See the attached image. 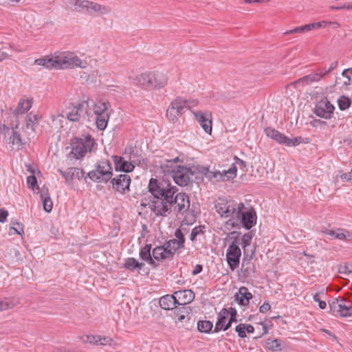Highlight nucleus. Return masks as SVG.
<instances>
[{
    "mask_svg": "<svg viewBox=\"0 0 352 352\" xmlns=\"http://www.w3.org/2000/svg\"><path fill=\"white\" fill-rule=\"evenodd\" d=\"M148 187L154 199L149 208L156 216L168 217L172 211L176 214H184L189 210L188 195L182 192L175 195L178 189L168 181L151 178Z\"/></svg>",
    "mask_w": 352,
    "mask_h": 352,
    "instance_id": "nucleus-1",
    "label": "nucleus"
},
{
    "mask_svg": "<svg viewBox=\"0 0 352 352\" xmlns=\"http://www.w3.org/2000/svg\"><path fill=\"white\" fill-rule=\"evenodd\" d=\"M256 213L252 207L246 208L243 203H239L236 214L226 222L225 228L230 230L243 227L248 230L256 225Z\"/></svg>",
    "mask_w": 352,
    "mask_h": 352,
    "instance_id": "nucleus-2",
    "label": "nucleus"
},
{
    "mask_svg": "<svg viewBox=\"0 0 352 352\" xmlns=\"http://www.w3.org/2000/svg\"><path fill=\"white\" fill-rule=\"evenodd\" d=\"M164 161V163L161 164V167L164 171L171 172L172 177L177 185L186 186L192 182V172L190 167L175 164L178 162H182L179 157L170 160L166 159Z\"/></svg>",
    "mask_w": 352,
    "mask_h": 352,
    "instance_id": "nucleus-3",
    "label": "nucleus"
},
{
    "mask_svg": "<svg viewBox=\"0 0 352 352\" xmlns=\"http://www.w3.org/2000/svg\"><path fill=\"white\" fill-rule=\"evenodd\" d=\"M89 178L94 182L107 183L113 176V168L108 160H99L95 169L87 173Z\"/></svg>",
    "mask_w": 352,
    "mask_h": 352,
    "instance_id": "nucleus-4",
    "label": "nucleus"
},
{
    "mask_svg": "<svg viewBox=\"0 0 352 352\" xmlns=\"http://www.w3.org/2000/svg\"><path fill=\"white\" fill-rule=\"evenodd\" d=\"M95 144V140L91 135H87L83 138H73L71 140L72 151L69 155L76 160L81 159L87 153L91 152V149Z\"/></svg>",
    "mask_w": 352,
    "mask_h": 352,
    "instance_id": "nucleus-5",
    "label": "nucleus"
},
{
    "mask_svg": "<svg viewBox=\"0 0 352 352\" xmlns=\"http://www.w3.org/2000/svg\"><path fill=\"white\" fill-rule=\"evenodd\" d=\"M344 298L338 297L329 301V312L336 317L347 318L352 316V307L345 304Z\"/></svg>",
    "mask_w": 352,
    "mask_h": 352,
    "instance_id": "nucleus-6",
    "label": "nucleus"
},
{
    "mask_svg": "<svg viewBox=\"0 0 352 352\" xmlns=\"http://www.w3.org/2000/svg\"><path fill=\"white\" fill-rule=\"evenodd\" d=\"M265 132L267 137L272 138L278 144H283L287 146H298L302 142L303 140L300 136L289 138L283 133H281L278 131L271 127L265 129Z\"/></svg>",
    "mask_w": 352,
    "mask_h": 352,
    "instance_id": "nucleus-7",
    "label": "nucleus"
},
{
    "mask_svg": "<svg viewBox=\"0 0 352 352\" xmlns=\"http://www.w3.org/2000/svg\"><path fill=\"white\" fill-rule=\"evenodd\" d=\"M59 61L60 69H73L75 67H80L85 69L87 67L86 60L80 59L77 56H74L69 52L59 53Z\"/></svg>",
    "mask_w": 352,
    "mask_h": 352,
    "instance_id": "nucleus-8",
    "label": "nucleus"
},
{
    "mask_svg": "<svg viewBox=\"0 0 352 352\" xmlns=\"http://www.w3.org/2000/svg\"><path fill=\"white\" fill-rule=\"evenodd\" d=\"M216 212L221 217L232 219L236 214L239 204L232 201L219 199L215 204Z\"/></svg>",
    "mask_w": 352,
    "mask_h": 352,
    "instance_id": "nucleus-9",
    "label": "nucleus"
},
{
    "mask_svg": "<svg viewBox=\"0 0 352 352\" xmlns=\"http://www.w3.org/2000/svg\"><path fill=\"white\" fill-rule=\"evenodd\" d=\"M187 100L179 96L174 99L166 111V116L168 119L175 122L179 116H181L184 109H186Z\"/></svg>",
    "mask_w": 352,
    "mask_h": 352,
    "instance_id": "nucleus-10",
    "label": "nucleus"
},
{
    "mask_svg": "<svg viewBox=\"0 0 352 352\" xmlns=\"http://www.w3.org/2000/svg\"><path fill=\"white\" fill-rule=\"evenodd\" d=\"M110 180L112 188L120 194L124 195L130 191L131 178L129 175L120 174Z\"/></svg>",
    "mask_w": 352,
    "mask_h": 352,
    "instance_id": "nucleus-11",
    "label": "nucleus"
},
{
    "mask_svg": "<svg viewBox=\"0 0 352 352\" xmlns=\"http://www.w3.org/2000/svg\"><path fill=\"white\" fill-rule=\"evenodd\" d=\"M324 76L321 69H318L315 72L306 75L298 80L291 82L288 86L293 87L295 89L303 87L306 85H311L313 82H319Z\"/></svg>",
    "mask_w": 352,
    "mask_h": 352,
    "instance_id": "nucleus-12",
    "label": "nucleus"
},
{
    "mask_svg": "<svg viewBox=\"0 0 352 352\" xmlns=\"http://www.w3.org/2000/svg\"><path fill=\"white\" fill-rule=\"evenodd\" d=\"M334 107L328 100L324 98L319 100L315 106L314 113L318 116L324 119H330L332 117Z\"/></svg>",
    "mask_w": 352,
    "mask_h": 352,
    "instance_id": "nucleus-13",
    "label": "nucleus"
},
{
    "mask_svg": "<svg viewBox=\"0 0 352 352\" xmlns=\"http://www.w3.org/2000/svg\"><path fill=\"white\" fill-rule=\"evenodd\" d=\"M241 250L239 246L229 245L226 251V261L230 269L234 271L239 266Z\"/></svg>",
    "mask_w": 352,
    "mask_h": 352,
    "instance_id": "nucleus-14",
    "label": "nucleus"
},
{
    "mask_svg": "<svg viewBox=\"0 0 352 352\" xmlns=\"http://www.w3.org/2000/svg\"><path fill=\"white\" fill-rule=\"evenodd\" d=\"M192 113L206 133L210 134L212 132V114L209 111H192Z\"/></svg>",
    "mask_w": 352,
    "mask_h": 352,
    "instance_id": "nucleus-15",
    "label": "nucleus"
},
{
    "mask_svg": "<svg viewBox=\"0 0 352 352\" xmlns=\"http://www.w3.org/2000/svg\"><path fill=\"white\" fill-rule=\"evenodd\" d=\"M111 158L115 165V170L116 171H122L127 173L132 172L135 168V165L133 162H128L124 157L118 155H112Z\"/></svg>",
    "mask_w": 352,
    "mask_h": 352,
    "instance_id": "nucleus-16",
    "label": "nucleus"
},
{
    "mask_svg": "<svg viewBox=\"0 0 352 352\" xmlns=\"http://www.w3.org/2000/svg\"><path fill=\"white\" fill-rule=\"evenodd\" d=\"M173 294L177 305H182V307H186L195 299V293L190 289L179 290Z\"/></svg>",
    "mask_w": 352,
    "mask_h": 352,
    "instance_id": "nucleus-17",
    "label": "nucleus"
},
{
    "mask_svg": "<svg viewBox=\"0 0 352 352\" xmlns=\"http://www.w3.org/2000/svg\"><path fill=\"white\" fill-rule=\"evenodd\" d=\"M59 54H56L54 56H45L36 59L34 63L37 65L43 66L47 69H60L59 61Z\"/></svg>",
    "mask_w": 352,
    "mask_h": 352,
    "instance_id": "nucleus-18",
    "label": "nucleus"
},
{
    "mask_svg": "<svg viewBox=\"0 0 352 352\" xmlns=\"http://www.w3.org/2000/svg\"><path fill=\"white\" fill-rule=\"evenodd\" d=\"M152 256L154 261H162L164 260H172L173 258V252L166 249L164 245L157 246L152 250Z\"/></svg>",
    "mask_w": 352,
    "mask_h": 352,
    "instance_id": "nucleus-19",
    "label": "nucleus"
},
{
    "mask_svg": "<svg viewBox=\"0 0 352 352\" xmlns=\"http://www.w3.org/2000/svg\"><path fill=\"white\" fill-rule=\"evenodd\" d=\"M111 12L109 6L89 1L87 12L89 14L104 15Z\"/></svg>",
    "mask_w": 352,
    "mask_h": 352,
    "instance_id": "nucleus-20",
    "label": "nucleus"
},
{
    "mask_svg": "<svg viewBox=\"0 0 352 352\" xmlns=\"http://www.w3.org/2000/svg\"><path fill=\"white\" fill-rule=\"evenodd\" d=\"M237 167L232 165L228 170L223 172L215 171L213 182L228 181L234 179L236 176Z\"/></svg>",
    "mask_w": 352,
    "mask_h": 352,
    "instance_id": "nucleus-21",
    "label": "nucleus"
},
{
    "mask_svg": "<svg viewBox=\"0 0 352 352\" xmlns=\"http://www.w3.org/2000/svg\"><path fill=\"white\" fill-rule=\"evenodd\" d=\"M59 172L67 182L72 181L75 178L80 180L85 175V171L82 169L76 167L69 168L65 171L59 170Z\"/></svg>",
    "mask_w": 352,
    "mask_h": 352,
    "instance_id": "nucleus-22",
    "label": "nucleus"
},
{
    "mask_svg": "<svg viewBox=\"0 0 352 352\" xmlns=\"http://www.w3.org/2000/svg\"><path fill=\"white\" fill-rule=\"evenodd\" d=\"M151 89H161L164 87L168 82L166 75L162 72L151 73Z\"/></svg>",
    "mask_w": 352,
    "mask_h": 352,
    "instance_id": "nucleus-23",
    "label": "nucleus"
},
{
    "mask_svg": "<svg viewBox=\"0 0 352 352\" xmlns=\"http://www.w3.org/2000/svg\"><path fill=\"white\" fill-rule=\"evenodd\" d=\"M151 244H146L144 247L140 249V258L146 262L148 265H151L153 268H155L158 266V264L155 263L154 261L152 254L151 252Z\"/></svg>",
    "mask_w": 352,
    "mask_h": 352,
    "instance_id": "nucleus-24",
    "label": "nucleus"
},
{
    "mask_svg": "<svg viewBox=\"0 0 352 352\" xmlns=\"http://www.w3.org/2000/svg\"><path fill=\"white\" fill-rule=\"evenodd\" d=\"M236 301L242 306H246L249 304L250 300L252 298V294L248 292L245 287H241L239 292L234 295Z\"/></svg>",
    "mask_w": 352,
    "mask_h": 352,
    "instance_id": "nucleus-25",
    "label": "nucleus"
},
{
    "mask_svg": "<svg viewBox=\"0 0 352 352\" xmlns=\"http://www.w3.org/2000/svg\"><path fill=\"white\" fill-rule=\"evenodd\" d=\"M320 27H322L321 23H312L305 25L296 27L290 30H287V32H285V34H302L311 31L312 30L318 29Z\"/></svg>",
    "mask_w": 352,
    "mask_h": 352,
    "instance_id": "nucleus-26",
    "label": "nucleus"
},
{
    "mask_svg": "<svg viewBox=\"0 0 352 352\" xmlns=\"http://www.w3.org/2000/svg\"><path fill=\"white\" fill-rule=\"evenodd\" d=\"M159 303L160 307L165 310H173L176 307L177 305L174 294L165 295L161 297Z\"/></svg>",
    "mask_w": 352,
    "mask_h": 352,
    "instance_id": "nucleus-27",
    "label": "nucleus"
},
{
    "mask_svg": "<svg viewBox=\"0 0 352 352\" xmlns=\"http://www.w3.org/2000/svg\"><path fill=\"white\" fill-rule=\"evenodd\" d=\"M19 128V123L15 125H11L12 134L8 138H6L8 144L20 146L22 144V140L20 133L16 131Z\"/></svg>",
    "mask_w": 352,
    "mask_h": 352,
    "instance_id": "nucleus-28",
    "label": "nucleus"
},
{
    "mask_svg": "<svg viewBox=\"0 0 352 352\" xmlns=\"http://www.w3.org/2000/svg\"><path fill=\"white\" fill-rule=\"evenodd\" d=\"M32 107V100H20L18 106L13 111V115L17 119V117L19 114H23L28 112L30 108Z\"/></svg>",
    "mask_w": 352,
    "mask_h": 352,
    "instance_id": "nucleus-29",
    "label": "nucleus"
},
{
    "mask_svg": "<svg viewBox=\"0 0 352 352\" xmlns=\"http://www.w3.org/2000/svg\"><path fill=\"white\" fill-rule=\"evenodd\" d=\"M229 316V311L228 309L223 308L221 309V311L219 313L217 316V321L215 324L214 329L213 332H219L221 331L224 326Z\"/></svg>",
    "mask_w": 352,
    "mask_h": 352,
    "instance_id": "nucleus-30",
    "label": "nucleus"
},
{
    "mask_svg": "<svg viewBox=\"0 0 352 352\" xmlns=\"http://www.w3.org/2000/svg\"><path fill=\"white\" fill-rule=\"evenodd\" d=\"M110 103L108 101L98 100L94 103L91 109H92L95 116L109 112Z\"/></svg>",
    "mask_w": 352,
    "mask_h": 352,
    "instance_id": "nucleus-31",
    "label": "nucleus"
},
{
    "mask_svg": "<svg viewBox=\"0 0 352 352\" xmlns=\"http://www.w3.org/2000/svg\"><path fill=\"white\" fill-rule=\"evenodd\" d=\"M110 113L109 112L96 116V124L99 130H104L107 127Z\"/></svg>",
    "mask_w": 352,
    "mask_h": 352,
    "instance_id": "nucleus-32",
    "label": "nucleus"
},
{
    "mask_svg": "<svg viewBox=\"0 0 352 352\" xmlns=\"http://www.w3.org/2000/svg\"><path fill=\"white\" fill-rule=\"evenodd\" d=\"M82 107L83 104L80 103L74 106L67 115V119L72 122L78 121L80 118V111H82Z\"/></svg>",
    "mask_w": 352,
    "mask_h": 352,
    "instance_id": "nucleus-33",
    "label": "nucleus"
},
{
    "mask_svg": "<svg viewBox=\"0 0 352 352\" xmlns=\"http://www.w3.org/2000/svg\"><path fill=\"white\" fill-rule=\"evenodd\" d=\"M144 263H140L133 257L126 259L125 263H124V267L130 271H134L136 269L141 270L144 267Z\"/></svg>",
    "mask_w": 352,
    "mask_h": 352,
    "instance_id": "nucleus-34",
    "label": "nucleus"
},
{
    "mask_svg": "<svg viewBox=\"0 0 352 352\" xmlns=\"http://www.w3.org/2000/svg\"><path fill=\"white\" fill-rule=\"evenodd\" d=\"M266 346L272 351H278L284 347V342L279 339L268 338L266 341Z\"/></svg>",
    "mask_w": 352,
    "mask_h": 352,
    "instance_id": "nucleus-35",
    "label": "nucleus"
},
{
    "mask_svg": "<svg viewBox=\"0 0 352 352\" xmlns=\"http://www.w3.org/2000/svg\"><path fill=\"white\" fill-rule=\"evenodd\" d=\"M137 80L140 85L146 88V89H151V73H144L141 74L137 76Z\"/></svg>",
    "mask_w": 352,
    "mask_h": 352,
    "instance_id": "nucleus-36",
    "label": "nucleus"
},
{
    "mask_svg": "<svg viewBox=\"0 0 352 352\" xmlns=\"http://www.w3.org/2000/svg\"><path fill=\"white\" fill-rule=\"evenodd\" d=\"M19 302L14 298H5L0 300V311L12 309Z\"/></svg>",
    "mask_w": 352,
    "mask_h": 352,
    "instance_id": "nucleus-37",
    "label": "nucleus"
},
{
    "mask_svg": "<svg viewBox=\"0 0 352 352\" xmlns=\"http://www.w3.org/2000/svg\"><path fill=\"white\" fill-rule=\"evenodd\" d=\"M48 190L46 189V192ZM41 199L43 200V210L47 212H50L53 208V203L52 199L50 198L48 192H45L43 190L41 195Z\"/></svg>",
    "mask_w": 352,
    "mask_h": 352,
    "instance_id": "nucleus-38",
    "label": "nucleus"
},
{
    "mask_svg": "<svg viewBox=\"0 0 352 352\" xmlns=\"http://www.w3.org/2000/svg\"><path fill=\"white\" fill-rule=\"evenodd\" d=\"M241 233L236 231H232L230 232L227 237L226 238V241H228V242H230L229 245H233L235 246H239L241 237H240Z\"/></svg>",
    "mask_w": 352,
    "mask_h": 352,
    "instance_id": "nucleus-39",
    "label": "nucleus"
},
{
    "mask_svg": "<svg viewBox=\"0 0 352 352\" xmlns=\"http://www.w3.org/2000/svg\"><path fill=\"white\" fill-rule=\"evenodd\" d=\"M212 327L213 324L209 320H199L197 322V329L201 333H209Z\"/></svg>",
    "mask_w": 352,
    "mask_h": 352,
    "instance_id": "nucleus-40",
    "label": "nucleus"
},
{
    "mask_svg": "<svg viewBox=\"0 0 352 352\" xmlns=\"http://www.w3.org/2000/svg\"><path fill=\"white\" fill-rule=\"evenodd\" d=\"M242 267L243 274L245 277L251 276V274L255 272V267L250 260L245 263V260L244 259L242 263Z\"/></svg>",
    "mask_w": 352,
    "mask_h": 352,
    "instance_id": "nucleus-41",
    "label": "nucleus"
},
{
    "mask_svg": "<svg viewBox=\"0 0 352 352\" xmlns=\"http://www.w3.org/2000/svg\"><path fill=\"white\" fill-rule=\"evenodd\" d=\"M338 104L339 109L342 111H344L351 106V100L349 98L344 96H342L338 100Z\"/></svg>",
    "mask_w": 352,
    "mask_h": 352,
    "instance_id": "nucleus-42",
    "label": "nucleus"
},
{
    "mask_svg": "<svg viewBox=\"0 0 352 352\" xmlns=\"http://www.w3.org/2000/svg\"><path fill=\"white\" fill-rule=\"evenodd\" d=\"M205 229H206L205 226H198L195 227L191 231V233L190 235V239L192 241H196L197 236L198 235L204 234L205 233V232H206Z\"/></svg>",
    "mask_w": 352,
    "mask_h": 352,
    "instance_id": "nucleus-43",
    "label": "nucleus"
},
{
    "mask_svg": "<svg viewBox=\"0 0 352 352\" xmlns=\"http://www.w3.org/2000/svg\"><path fill=\"white\" fill-rule=\"evenodd\" d=\"M174 241H176L175 239H170L164 243L166 248L169 249L173 252V257L177 250L184 248V245H179V244L173 243V242Z\"/></svg>",
    "mask_w": 352,
    "mask_h": 352,
    "instance_id": "nucleus-44",
    "label": "nucleus"
},
{
    "mask_svg": "<svg viewBox=\"0 0 352 352\" xmlns=\"http://www.w3.org/2000/svg\"><path fill=\"white\" fill-rule=\"evenodd\" d=\"M174 311V314L177 316V320L178 322H182L186 317V314L188 312L187 307H182L181 308L177 309L175 307L174 309H173Z\"/></svg>",
    "mask_w": 352,
    "mask_h": 352,
    "instance_id": "nucleus-45",
    "label": "nucleus"
},
{
    "mask_svg": "<svg viewBox=\"0 0 352 352\" xmlns=\"http://www.w3.org/2000/svg\"><path fill=\"white\" fill-rule=\"evenodd\" d=\"M75 10L81 12L85 10L87 12L89 1L87 0H74Z\"/></svg>",
    "mask_w": 352,
    "mask_h": 352,
    "instance_id": "nucleus-46",
    "label": "nucleus"
},
{
    "mask_svg": "<svg viewBox=\"0 0 352 352\" xmlns=\"http://www.w3.org/2000/svg\"><path fill=\"white\" fill-rule=\"evenodd\" d=\"M175 236L176 237V239H175L177 241H174L173 243L175 244H179V245H184L185 237L179 228L176 229L175 232Z\"/></svg>",
    "mask_w": 352,
    "mask_h": 352,
    "instance_id": "nucleus-47",
    "label": "nucleus"
},
{
    "mask_svg": "<svg viewBox=\"0 0 352 352\" xmlns=\"http://www.w3.org/2000/svg\"><path fill=\"white\" fill-rule=\"evenodd\" d=\"M326 234L333 239H344L346 237L345 234L342 232V230L340 229H338V230L336 231L328 230L326 232Z\"/></svg>",
    "mask_w": 352,
    "mask_h": 352,
    "instance_id": "nucleus-48",
    "label": "nucleus"
},
{
    "mask_svg": "<svg viewBox=\"0 0 352 352\" xmlns=\"http://www.w3.org/2000/svg\"><path fill=\"white\" fill-rule=\"evenodd\" d=\"M27 183L28 187L32 190H34L36 188L38 189L37 179L34 175H30L27 177Z\"/></svg>",
    "mask_w": 352,
    "mask_h": 352,
    "instance_id": "nucleus-49",
    "label": "nucleus"
},
{
    "mask_svg": "<svg viewBox=\"0 0 352 352\" xmlns=\"http://www.w3.org/2000/svg\"><path fill=\"white\" fill-rule=\"evenodd\" d=\"M252 239V234L251 232H247L244 234L241 239L243 248L245 249L247 246L250 245L251 240Z\"/></svg>",
    "mask_w": 352,
    "mask_h": 352,
    "instance_id": "nucleus-50",
    "label": "nucleus"
},
{
    "mask_svg": "<svg viewBox=\"0 0 352 352\" xmlns=\"http://www.w3.org/2000/svg\"><path fill=\"white\" fill-rule=\"evenodd\" d=\"M130 160H131V162H133L134 165H140L145 163L144 159L137 153H131Z\"/></svg>",
    "mask_w": 352,
    "mask_h": 352,
    "instance_id": "nucleus-51",
    "label": "nucleus"
},
{
    "mask_svg": "<svg viewBox=\"0 0 352 352\" xmlns=\"http://www.w3.org/2000/svg\"><path fill=\"white\" fill-rule=\"evenodd\" d=\"M190 168L192 172V176H193L196 173H201L204 175V174L206 173V172L208 170V169L209 168L207 166H203L198 165L196 166H192Z\"/></svg>",
    "mask_w": 352,
    "mask_h": 352,
    "instance_id": "nucleus-52",
    "label": "nucleus"
},
{
    "mask_svg": "<svg viewBox=\"0 0 352 352\" xmlns=\"http://www.w3.org/2000/svg\"><path fill=\"white\" fill-rule=\"evenodd\" d=\"M338 272L340 274L349 275L352 274V269L350 268L349 263H345L343 265H340L338 268Z\"/></svg>",
    "mask_w": 352,
    "mask_h": 352,
    "instance_id": "nucleus-53",
    "label": "nucleus"
},
{
    "mask_svg": "<svg viewBox=\"0 0 352 352\" xmlns=\"http://www.w3.org/2000/svg\"><path fill=\"white\" fill-rule=\"evenodd\" d=\"M235 331L238 333V336L240 338H244L246 337L245 324H239L237 325L235 328Z\"/></svg>",
    "mask_w": 352,
    "mask_h": 352,
    "instance_id": "nucleus-54",
    "label": "nucleus"
},
{
    "mask_svg": "<svg viewBox=\"0 0 352 352\" xmlns=\"http://www.w3.org/2000/svg\"><path fill=\"white\" fill-rule=\"evenodd\" d=\"M313 299L315 302H318L320 309H324L326 308L327 303L324 301L320 300V294L319 293H316L313 296Z\"/></svg>",
    "mask_w": 352,
    "mask_h": 352,
    "instance_id": "nucleus-55",
    "label": "nucleus"
},
{
    "mask_svg": "<svg viewBox=\"0 0 352 352\" xmlns=\"http://www.w3.org/2000/svg\"><path fill=\"white\" fill-rule=\"evenodd\" d=\"M98 336L89 335V336H85V338L83 339V342H88L90 344H98Z\"/></svg>",
    "mask_w": 352,
    "mask_h": 352,
    "instance_id": "nucleus-56",
    "label": "nucleus"
},
{
    "mask_svg": "<svg viewBox=\"0 0 352 352\" xmlns=\"http://www.w3.org/2000/svg\"><path fill=\"white\" fill-rule=\"evenodd\" d=\"M98 344L100 345H110L112 341L111 338L109 337L101 336H98Z\"/></svg>",
    "mask_w": 352,
    "mask_h": 352,
    "instance_id": "nucleus-57",
    "label": "nucleus"
},
{
    "mask_svg": "<svg viewBox=\"0 0 352 352\" xmlns=\"http://www.w3.org/2000/svg\"><path fill=\"white\" fill-rule=\"evenodd\" d=\"M228 311H229V316H230L229 319H230V322H237V319H236L237 311H236V309L233 308V307H230V309H228Z\"/></svg>",
    "mask_w": 352,
    "mask_h": 352,
    "instance_id": "nucleus-58",
    "label": "nucleus"
},
{
    "mask_svg": "<svg viewBox=\"0 0 352 352\" xmlns=\"http://www.w3.org/2000/svg\"><path fill=\"white\" fill-rule=\"evenodd\" d=\"M10 129L9 126L6 124H0V134L4 135L5 139L7 138L8 135H10Z\"/></svg>",
    "mask_w": 352,
    "mask_h": 352,
    "instance_id": "nucleus-59",
    "label": "nucleus"
},
{
    "mask_svg": "<svg viewBox=\"0 0 352 352\" xmlns=\"http://www.w3.org/2000/svg\"><path fill=\"white\" fill-rule=\"evenodd\" d=\"M338 65V61L336 60V61H334L333 62L330 67H329V69L327 70V69H321L322 70V73H324V75L325 76L326 74L331 72L332 71H333L335 69L337 68Z\"/></svg>",
    "mask_w": 352,
    "mask_h": 352,
    "instance_id": "nucleus-60",
    "label": "nucleus"
},
{
    "mask_svg": "<svg viewBox=\"0 0 352 352\" xmlns=\"http://www.w3.org/2000/svg\"><path fill=\"white\" fill-rule=\"evenodd\" d=\"M271 308V306L268 302H265L259 308V311L261 313H265L269 311Z\"/></svg>",
    "mask_w": 352,
    "mask_h": 352,
    "instance_id": "nucleus-61",
    "label": "nucleus"
},
{
    "mask_svg": "<svg viewBox=\"0 0 352 352\" xmlns=\"http://www.w3.org/2000/svg\"><path fill=\"white\" fill-rule=\"evenodd\" d=\"M214 175H215V171H210L209 170V168L208 169V170L204 174V177L206 179H208V180H210V181H211L212 182H213V180H214Z\"/></svg>",
    "mask_w": 352,
    "mask_h": 352,
    "instance_id": "nucleus-62",
    "label": "nucleus"
},
{
    "mask_svg": "<svg viewBox=\"0 0 352 352\" xmlns=\"http://www.w3.org/2000/svg\"><path fill=\"white\" fill-rule=\"evenodd\" d=\"M8 212L5 209H0V222L3 223L6 221Z\"/></svg>",
    "mask_w": 352,
    "mask_h": 352,
    "instance_id": "nucleus-63",
    "label": "nucleus"
},
{
    "mask_svg": "<svg viewBox=\"0 0 352 352\" xmlns=\"http://www.w3.org/2000/svg\"><path fill=\"white\" fill-rule=\"evenodd\" d=\"M198 104V101L196 100H187L186 107L191 109L196 107Z\"/></svg>",
    "mask_w": 352,
    "mask_h": 352,
    "instance_id": "nucleus-64",
    "label": "nucleus"
}]
</instances>
